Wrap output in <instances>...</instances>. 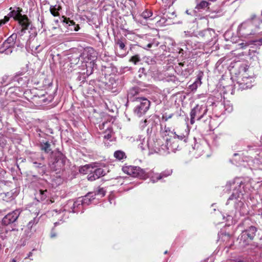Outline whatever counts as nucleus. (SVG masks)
Wrapping results in <instances>:
<instances>
[{"label":"nucleus","instance_id":"3c124183","mask_svg":"<svg viewBox=\"0 0 262 262\" xmlns=\"http://www.w3.org/2000/svg\"><path fill=\"white\" fill-rule=\"evenodd\" d=\"M147 120L141 121L140 123V126L141 128H144L147 125Z\"/></svg>","mask_w":262,"mask_h":262},{"label":"nucleus","instance_id":"b1692460","mask_svg":"<svg viewBox=\"0 0 262 262\" xmlns=\"http://www.w3.org/2000/svg\"><path fill=\"white\" fill-rule=\"evenodd\" d=\"M139 93V89L138 87H133L129 90L128 92L127 98L130 101H133V99H136V98H139L136 96Z\"/></svg>","mask_w":262,"mask_h":262},{"label":"nucleus","instance_id":"7c9ffc66","mask_svg":"<svg viewBox=\"0 0 262 262\" xmlns=\"http://www.w3.org/2000/svg\"><path fill=\"white\" fill-rule=\"evenodd\" d=\"M48 194L49 192L47 189L44 190H39L38 196H37L38 201H39V199L41 201H44L47 198Z\"/></svg>","mask_w":262,"mask_h":262},{"label":"nucleus","instance_id":"09e8293b","mask_svg":"<svg viewBox=\"0 0 262 262\" xmlns=\"http://www.w3.org/2000/svg\"><path fill=\"white\" fill-rule=\"evenodd\" d=\"M8 103L7 101L4 100L3 99H0V108H4L7 105Z\"/></svg>","mask_w":262,"mask_h":262},{"label":"nucleus","instance_id":"a211bd4d","mask_svg":"<svg viewBox=\"0 0 262 262\" xmlns=\"http://www.w3.org/2000/svg\"><path fill=\"white\" fill-rule=\"evenodd\" d=\"M214 34V31L210 28L202 30L199 33L200 36L205 38L208 41L212 39Z\"/></svg>","mask_w":262,"mask_h":262},{"label":"nucleus","instance_id":"20e7f679","mask_svg":"<svg viewBox=\"0 0 262 262\" xmlns=\"http://www.w3.org/2000/svg\"><path fill=\"white\" fill-rule=\"evenodd\" d=\"M135 102L134 112L138 117H141L147 111L149 108L150 101L144 97L136 98L133 99Z\"/></svg>","mask_w":262,"mask_h":262},{"label":"nucleus","instance_id":"f8f14e48","mask_svg":"<svg viewBox=\"0 0 262 262\" xmlns=\"http://www.w3.org/2000/svg\"><path fill=\"white\" fill-rule=\"evenodd\" d=\"M20 211L19 210H15L13 212L7 214L2 220V224L8 226L11 224H14L17 221L19 216Z\"/></svg>","mask_w":262,"mask_h":262},{"label":"nucleus","instance_id":"412c9836","mask_svg":"<svg viewBox=\"0 0 262 262\" xmlns=\"http://www.w3.org/2000/svg\"><path fill=\"white\" fill-rule=\"evenodd\" d=\"M169 142H170V139H168V138L166 139L165 144H160V151H158V152H160L161 154H169L170 152V147L169 146Z\"/></svg>","mask_w":262,"mask_h":262},{"label":"nucleus","instance_id":"72a5a7b5","mask_svg":"<svg viewBox=\"0 0 262 262\" xmlns=\"http://www.w3.org/2000/svg\"><path fill=\"white\" fill-rule=\"evenodd\" d=\"M152 15V12L150 10H145L141 14V17L147 20L150 19V17ZM152 19L151 18V20Z\"/></svg>","mask_w":262,"mask_h":262},{"label":"nucleus","instance_id":"bf43d9fd","mask_svg":"<svg viewBox=\"0 0 262 262\" xmlns=\"http://www.w3.org/2000/svg\"><path fill=\"white\" fill-rule=\"evenodd\" d=\"M36 35H37V33L35 31H34L33 33H31V34L30 35V39L32 38L35 37Z\"/></svg>","mask_w":262,"mask_h":262},{"label":"nucleus","instance_id":"13d9d810","mask_svg":"<svg viewBox=\"0 0 262 262\" xmlns=\"http://www.w3.org/2000/svg\"><path fill=\"white\" fill-rule=\"evenodd\" d=\"M88 168L86 167V166L83 167H81L80 168V169H79V171L80 172H85V170L87 169Z\"/></svg>","mask_w":262,"mask_h":262},{"label":"nucleus","instance_id":"ddd939ff","mask_svg":"<svg viewBox=\"0 0 262 262\" xmlns=\"http://www.w3.org/2000/svg\"><path fill=\"white\" fill-rule=\"evenodd\" d=\"M83 56L85 59L90 60L92 63H94V61L97 58V53L93 48L88 47L84 49Z\"/></svg>","mask_w":262,"mask_h":262},{"label":"nucleus","instance_id":"de8ad7c7","mask_svg":"<svg viewBox=\"0 0 262 262\" xmlns=\"http://www.w3.org/2000/svg\"><path fill=\"white\" fill-rule=\"evenodd\" d=\"M45 94H41L40 96H38V97L41 100H40V102L46 103L47 102H50L51 101V100H48L47 98H45Z\"/></svg>","mask_w":262,"mask_h":262},{"label":"nucleus","instance_id":"f3484780","mask_svg":"<svg viewBox=\"0 0 262 262\" xmlns=\"http://www.w3.org/2000/svg\"><path fill=\"white\" fill-rule=\"evenodd\" d=\"M172 173V170H167L160 173H156L150 178L151 181L155 183L158 180H161L164 178H166L170 176Z\"/></svg>","mask_w":262,"mask_h":262},{"label":"nucleus","instance_id":"a878e982","mask_svg":"<svg viewBox=\"0 0 262 262\" xmlns=\"http://www.w3.org/2000/svg\"><path fill=\"white\" fill-rule=\"evenodd\" d=\"M40 148L46 153H49L52 151L51 144L49 142L41 143L39 145Z\"/></svg>","mask_w":262,"mask_h":262},{"label":"nucleus","instance_id":"393cba45","mask_svg":"<svg viewBox=\"0 0 262 262\" xmlns=\"http://www.w3.org/2000/svg\"><path fill=\"white\" fill-rule=\"evenodd\" d=\"M171 134L173 135V138L174 139H178L180 140H184L185 142L187 141V137L188 135V131L185 129L184 132L183 133L177 134L176 132H171Z\"/></svg>","mask_w":262,"mask_h":262},{"label":"nucleus","instance_id":"a18cd8bd","mask_svg":"<svg viewBox=\"0 0 262 262\" xmlns=\"http://www.w3.org/2000/svg\"><path fill=\"white\" fill-rule=\"evenodd\" d=\"M173 116L172 114H170L169 115H167L166 113H165L162 116V120H164L165 121H167L169 119H170Z\"/></svg>","mask_w":262,"mask_h":262},{"label":"nucleus","instance_id":"37998d69","mask_svg":"<svg viewBox=\"0 0 262 262\" xmlns=\"http://www.w3.org/2000/svg\"><path fill=\"white\" fill-rule=\"evenodd\" d=\"M32 235V232L31 230L25 229L24 235L23 236L24 238H29Z\"/></svg>","mask_w":262,"mask_h":262},{"label":"nucleus","instance_id":"79ce46f5","mask_svg":"<svg viewBox=\"0 0 262 262\" xmlns=\"http://www.w3.org/2000/svg\"><path fill=\"white\" fill-rule=\"evenodd\" d=\"M12 47H13L12 46L10 45V44L8 43L7 42H6L5 41L4 42V43H3V45L1 46V47H0V52H3V51H4V50H5L6 49H8Z\"/></svg>","mask_w":262,"mask_h":262},{"label":"nucleus","instance_id":"58836bf2","mask_svg":"<svg viewBox=\"0 0 262 262\" xmlns=\"http://www.w3.org/2000/svg\"><path fill=\"white\" fill-rule=\"evenodd\" d=\"M86 74L88 75H90L93 72V68L95 66V63L90 62V63H89L88 65H86Z\"/></svg>","mask_w":262,"mask_h":262},{"label":"nucleus","instance_id":"4c0bfd02","mask_svg":"<svg viewBox=\"0 0 262 262\" xmlns=\"http://www.w3.org/2000/svg\"><path fill=\"white\" fill-rule=\"evenodd\" d=\"M201 84V78L198 77L196 80L190 85V88L192 90H196L199 85Z\"/></svg>","mask_w":262,"mask_h":262},{"label":"nucleus","instance_id":"e2e57ef3","mask_svg":"<svg viewBox=\"0 0 262 262\" xmlns=\"http://www.w3.org/2000/svg\"><path fill=\"white\" fill-rule=\"evenodd\" d=\"M62 18L63 19H60V21H61V23H62V24L63 25H64V23H66V17H65V16H63L62 17Z\"/></svg>","mask_w":262,"mask_h":262},{"label":"nucleus","instance_id":"aec40b11","mask_svg":"<svg viewBox=\"0 0 262 262\" xmlns=\"http://www.w3.org/2000/svg\"><path fill=\"white\" fill-rule=\"evenodd\" d=\"M25 32L24 30H20L17 34V39L16 45L18 47L23 48L26 39L23 38L24 34Z\"/></svg>","mask_w":262,"mask_h":262},{"label":"nucleus","instance_id":"bb28decb","mask_svg":"<svg viewBox=\"0 0 262 262\" xmlns=\"http://www.w3.org/2000/svg\"><path fill=\"white\" fill-rule=\"evenodd\" d=\"M16 39L17 34L13 33L5 40V41L13 47H14L15 45H16Z\"/></svg>","mask_w":262,"mask_h":262},{"label":"nucleus","instance_id":"9d476101","mask_svg":"<svg viewBox=\"0 0 262 262\" xmlns=\"http://www.w3.org/2000/svg\"><path fill=\"white\" fill-rule=\"evenodd\" d=\"M31 76L26 72H18L11 78V82H17L20 86H27L30 82Z\"/></svg>","mask_w":262,"mask_h":262},{"label":"nucleus","instance_id":"e433bc0d","mask_svg":"<svg viewBox=\"0 0 262 262\" xmlns=\"http://www.w3.org/2000/svg\"><path fill=\"white\" fill-rule=\"evenodd\" d=\"M169 146L170 147L169 150L170 152H175L178 148L179 147V146L177 142L173 141L172 143L170 141L169 144Z\"/></svg>","mask_w":262,"mask_h":262},{"label":"nucleus","instance_id":"338daca9","mask_svg":"<svg viewBox=\"0 0 262 262\" xmlns=\"http://www.w3.org/2000/svg\"><path fill=\"white\" fill-rule=\"evenodd\" d=\"M5 24H6V23L3 19L0 20V27H1L3 25H4Z\"/></svg>","mask_w":262,"mask_h":262},{"label":"nucleus","instance_id":"ea45409f","mask_svg":"<svg viewBox=\"0 0 262 262\" xmlns=\"http://www.w3.org/2000/svg\"><path fill=\"white\" fill-rule=\"evenodd\" d=\"M104 138L107 140H111L112 137V130L111 128H108L107 130L104 133Z\"/></svg>","mask_w":262,"mask_h":262},{"label":"nucleus","instance_id":"864d4df0","mask_svg":"<svg viewBox=\"0 0 262 262\" xmlns=\"http://www.w3.org/2000/svg\"><path fill=\"white\" fill-rule=\"evenodd\" d=\"M10 17H11V16H9V13H8V15L7 16H5L4 17V18L3 19L6 23L7 22H8L9 20Z\"/></svg>","mask_w":262,"mask_h":262},{"label":"nucleus","instance_id":"2f4dec72","mask_svg":"<svg viewBox=\"0 0 262 262\" xmlns=\"http://www.w3.org/2000/svg\"><path fill=\"white\" fill-rule=\"evenodd\" d=\"M93 193H94V197L102 198L105 195V191L103 188H99Z\"/></svg>","mask_w":262,"mask_h":262},{"label":"nucleus","instance_id":"5fc2aeb1","mask_svg":"<svg viewBox=\"0 0 262 262\" xmlns=\"http://www.w3.org/2000/svg\"><path fill=\"white\" fill-rule=\"evenodd\" d=\"M170 80L174 82H176V81H178V79L174 75L170 76Z\"/></svg>","mask_w":262,"mask_h":262},{"label":"nucleus","instance_id":"69168bd1","mask_svg":"<svg viewBox=\"0 0 262 262\" xmlns=\"http://www.w3.org/2000/svg\"><path fill=\"white\" fill-rule=\"evenodd\" d=\"M32 255H33L32 252H30L28 253L27 257H26L25 258V259L28 258H30L31 256H32Z\"/></svg>","mask_w":262,"mask_h":262},{"label":"nucleus","instance_id":"49530a36","mask_svg":"<svg viewBox=\"0 0 262 262\" xmlns=\"http://www.w3.org/2000/svg\"><path fill=\"white\" fill-rule=\"evenodd\" d=\"M162 130H163V133H165V136H168L169 133H171L172 132L170 131V128L168 127H166V126H165L163 128L162 127Z\"/></svg>","mask_w":262,"mask_h":262},{"label":"nucleus","instance_id":"0eeeda50","mask_svg":"<svg viewBox=\"0 0 262 262\" xmlns=\"http://www.w3.org/2000/svg\"><path fill=\"white\" fill-rule=\"evenodd\" d=\"M123 171L133 177L140 179H146L147 177V172L139 167L134 166H125L122 167Z\"/></svg>","mask_w":262,"mask_h":262},{"label":"nucleus","instance_id":"f704fd0d","mask_svg":"<svg viewBox=\"0 0 262 262\" xmlns=\"http://www.w3.org/2000/svg\"><path fill=\"white\" fill-rule=\"evenodd\" d=\"M115 44L116 46L119 47V48L121 50H124L125 48V45L124 42H123L122 39L118 38L115 39Z\"/></svg>","mask_w":262,"mask_h":262},{"label":"nucleus","instance_id":"4468645a","mask_svg":"<svg viewBox=\"0 0 262 262\" xmlns=\"http://www.w3.org/2000/svg\"><path fill=\"white\" fill-rule=\"evenodd\" d=\"M105 171L103 168H98L91 171V172L88 175L87 178L89 181H93L96 179H99L105 174Z\"/></svg>","mask_w":262,"mask_h":262},{"label":"nucleus","instance_id":"f03ea898","mask_svg":"<svg viewBox=\"0 0 262 262\" xmlns=\"http://www.w3.org/2000/svg\"><path fill=\"white\" fill-rule=\"evenodd\" d=\"M262 23V18L258 17L256 14H253L250 17L242 23L238 27L237 32L239 35L247 37L255 33L256 29Z\"/></svg>","mask_w":262,"mask_h":262},{"label":"nucleus","instance_id":"774afa93","mask_svg":"<svg viewBox=\"0 0 262 262\" xmlns=\"http://www.w3.org/2000/svg\"><path fill=\"white\" fill-rule=\"evenodd\" d=\"M30 222H32V224L33 225L35 223L36 224L37 223V221L35 218L33 220H31Z\"/></svg>","mask_w":262,"mask_h":262},{"label":"nucleus","instance_id":"7ed1b4c3","mask_svg":"<svg viewBox=\"0 0 262 262\" xmlns=\"http://www.w3.org/2000/svg\"><path fill=\"white\" fill-rule=\"evenodd\" d=\"M95 199L94 193L91 192L82 199L79 198L76 201L69 200L67 203V205L69 208L68 211L70 212H78L81 207L91 204Z\"/></svg>","mask_w":262,"mask_h":262},{"label":"nucleus","instance_id":"680f3d73","mask_svg":"<svg viewBox=\"0 0 262 262\" xmlns=\"http://www.w3.org/2000/svg\"><path fill=\"white\" fill-rule=\"evenodd\" d=\"M33 164L35 165V166L36 167H41V163H37L36 162H35L33 163Z\"/></svg>","mask_w":262,"mask_h":262},{"label":"nucleus","instance_id":"c03bdc74","mask_svg":"<svg viewBox=\"0 0 262 262\" xmlns=\"http://www.w3.org/2000/svg\"><path fill=\"white\" fill-rule=\"evenodd\" d=\"M14 47H12L11 48H10L9 49H6L5 50H4V51L3 52H0V53H5V54L6 55H9L10 54H11L13 52V49L14 48Z\"/></svg>","mask_w":262,"mask_h":262},{"label":"nucleus","instance_id":"cd10ccee","mask_svg":"<svg viewBox=\"0 0 262 262\" xmlns=\"http://www.w3.org/2000/svg\"><path fill=\"white\" fill-rule=\"evenodd\" d=\"M248 80V78H246V79L244 78L242 79V81L238 82L240 88L242 89H246L250 88L252 86L251 83L248 81H246Z\"/></svg>","mask_w":262,"mask_h":262},{"label":"nucleus","instance_id":"a19ab883","mask_svg":"<svg viewBox=\"0 0 262 262\" xmlns=\"http://www.w3.org/2000/svg\"><path fill=\"white\" fill-rule=\"evenodd\" d=\"M140 61V57L139 55H135L133 56L129 59V61L133 62L135 64H136L138 62Z\"/></svg>","mask_w":262,"mask_h":262},{"label":"nucleus","instance_id":"6e6552de","mask_svg":"<svg viewBox=\"0 0 262 262\" xmlns=\"http://www.w3.org/2000/svg\"><path fill=\"white\" fill-rule=\"evenodd\" d=\"M208 111L207 107L205 104H197L190 112V123L193 124L195 119L198 120L201 119Z\"/></svg>","mask_w":262,"mask_h":262},{"label":"nucleus","instance_id":"dca6fc26","mask_svg":"<svg viewBox=\"0 0 262 262\" xmlns=\"http://www.w3.org/2000/svg\"><path fill=\"white\" fill-rule=\"evenodd\" d=\"M17 21L21 26V30H24V32H26V30L28 29L31 24L28 16L26 15H22Z\"/></svg>","mask_w":262,"mask_h":262},{"label":"nucleus","instance_id":"4d7b16f0","mask_svg":"<svg viewBox=\"0 0 262 262\" xmlns=\"http://www.w3.org/2000/svg\"><path fill=\"white\" fill-rule=\"evenodd\" d=\"M32 226H33V224H32V222H29L27 225L26 229L31 230Z\"/></svg>","mask_w":262,"mask_h":262},{"label":"nucleus","instance_id":"1a4fd4ad","mask_svg":"<svg viewBox=\"0 0 262 262\" xmlns=\"http://www.w3.org/2000/svg\"><path fill=\"white\" fill-rule=\"evenodd\" d=\"M81 55L82 54L77 48H72L68 51H67V56H68L67 63L68 62H70L68 66L73 68L75 66L77 65L79 61L80 57Z\"/></svg>","mask_w":262,"mask_h":262},{"label":"nucleus","instance_id":"2eb2a0df","mask_svg":"<svg viewBox=\"0 0 262 262\" xmlns=\"http://www.w3.org/2000/svg\"><path fill=\"white\" fill-rule=\"evenodd\" d=\"M160 143V141L157 140L155 141L153 139H150L147 141L146 145L147 146L149 149L155 152H158V151H160L159 147Z\"/></svg>","mask_w":262,"mask_h":262},{"label":"nucleus","instance_id":"603ef678","mask_svg":"<svg viewBox=\"0 0 262 262\" xmlns=\"http://www.w3.org/2000/svg\"><path fill=\"white\" fill-rule=\"evenodd\" d=\"M8 76H7V75H5L2 78V81H1V83L2 84H4L6 82L7 80H8Z\"/></svg>","mask_w":262,"mask_h":262},{"label":"nucleus","instance_id":"6ab92c4d","mask_svg":"<svg viewBox=\"0 0 262 262\" xmlns=\"http://www.w3.org/2000/svg\"><path fill=\"white\" fill-rule=\"evenodd\" d=\"M10 10L11 11L9 13V16H11V17H13L16 21L19 19V17L22 15L21 12L23 10L19 7H16L15 9L13 10H12V8L11 7Z\"/></svg>","mask_w":262,"mask_h":262},{"label":"nucleus","instance_id":"c756f323","mask_svg":"<svg viewBox=\"0 0 262 262\" xmlns=\"http://www.w3.org/2000/svg\"><path fill=\"white\" fill-rule=\"evenodd\" d=\"M61 9V7L59 5H55V6H51L50 7V12L51 14L53 16H58L59 15V11H60Z\"/></svg>","mask_w":262,"mask_h":262},{"label":"nucleus","instance_id":"473e14b6","mask_svg":"<svg viewBox=\"0 0 262 262\" xmlns=\"http://www.w3.org/2000/svg\"><path fill=\"white\" fill-rule=\"evenodd\" d=\"M114 156L115 158L119 160H121L126 158L125 154L122 150H117L114 152Z\"/></svg>","mask_w":262,"mask_h":262},{"label":"nucleus","instance_id":"c9c22d12","mask_svg":"<svg viewBox=\"0 0 262 262\" xmlns=\"http://www.w3.org/2000/svg\"><path fill=\"white\" fill-rule=\"evenodd\" d=\"M208 2L205 1H202L200 3H198L195 7L198 10L204 9L209 6Z\"/></svg>","mask_w":262,"mask_h":262},{"label":"nucleus","instance_id":"052dcab7","mask_svg":"<svg viewBox=\"0 0 262 262\" xmlns=\"http://www.w3.org/2000/svg\"><path fill=\"white\" fill-rule=\"evenodd\" d=\"M56 236V233H55L54 231H53V229H52V232H51V238H53V237H55V236Z\"/></svg>","mask_w":262,"mask_h":262},{"label":"nucleus","instance_id":"0e129e2a","mask_svg":"<svg viewBox=\"0 0 262 262\" xmlns=\"http://www.w3.org/2000/svg\"><path fill=\"white\" fill-rule=\"evenodd\" d=\"M152 45L153 44L152 43H149L147 44L146 46V47L145 48V49L150 48L152 47Z\"/></svg>","mask_w":262,"mask_h":262},{"label":"nucleus","instance_id":"4be33fe9","mask_svg":"<svg viewBox=\"0 0 262 262\" xmlns=\"http://www.w3.org/2000/svg\"><path fill=\"white\" fill-rule=\"evenodd\" d=\"M79 29L78 25H76L73 20H71L67 18V32L77 31Z\"/></svg>","mask_w":262,"mask_h":262},{"label":"nucleus","instance_id":"39448f33","mask_svg":"<svg viewBox=\"0 0 262 262\" xmlns=\"http://www.w3.org/2000/svg\"><path fill=\"white\" fill-rule=\"evenodd\" d=\"M257 230L255 227L251 226L243 231L238 238L240 246L244 247L248 245L250 242L254 239Z\"/></svg>","mask_w":262,"mask_h":262},{"label":"nucleus","instance_id":"9b49d317","mask_svg":"<svg viewBox=\"0 0 262 262\" xmlns=\"http://www.w3.org/2000/svg\"><path fill=\"white\" fill-rule=\"evenodd\" d=\"M176 72L183 78H187L193 72L192 67L191 66L187 65L186 67H184V63H179L178 66L175 67Z\"/></svg>","mask_w":262,"mask_h":262},{"label":"nucleus","instance_id":"6e6d98bb","mask_svg":"<svg viewBox=\"0 0 262 262\" xmlns=\"http://www.w3.org/2000/svg\"><path fill=\"white\" fill-rule=\"evenodd\" d=\"M32 226H33V224H32V222H29L27 225L26 229L31 230Z\"/></svg>","mask_w":262,"mask_h":262},{"label":"nucleus","instance_id":"c85d7f7f","mask_svg":"<svg viewBox=\"0 0 262 262\" xmlns=\"http://www.w3.org/2000/svg\"><path fill=\"white\" fill-rule=\"evenodd\" d=\"M136 141L137 142L138 146L140 147L141 149H144L145 146H144V143L145 142V137L143 136L139 135L136 138Z\"/></svg>","mask_w":262,"mask_h":262},{"label":"nucleus","instance_id":"423d86ee","mask_svg":"<svg viewBox=\"0 0 262 262\" xmlns=\"http://www.w3.org/2000/svg\"><path fill=\"white\" fill-rule=\"evenodd\" d=\"M50 162L52 163L50 165L51 168L54 171L59 172L65 169V157L60 151L58 150L53 154Z\"/></svg>","mask_w":262,"mask_h":262},{"label":"nucleus","instance_id":"8fccbe9b","mask_svg":"<svg viewBox=\"0 0 262 262\" xmlns=\"http://www.w3.org/2000/svg\"><path fill=\"white\" fill-rule=\"evenodd\" d=\"M59 64H60V68L61 69V71H62V72H64V64H65V62H64V60H60L59 61Z\"/></svg>","mask_w":262,"mask_h":262},{"label":"nucleus","instance_id":"f257e3e1","mask_svg":"<svg viewBox=\"0 0 262 262\" xmlns=\"http://www.w3.org/2000/svg\"><path fill=\"white\" fill-rule=\"evenodd\" d=\"M243 185V182L239 178H236L227 183L226 186L227 189L230 190L232 189L233 192L228 199L226 204H228L230 201H233L235 209L238 210L241 215H244L247 213L248 211L242 201L243 194L241 189Z\"/></svg>","mask_w":262,"mask_h":262},{"label":"nucleus","instance_id":"5701e85b","mask_svg":"<svg viewBox=\"0 0 262 262\" xmlns=\"http://www.w3.org/2000/svg\"><path fill=\"white\" fill-rule=\"evenodd\" d=\"M20 92V88L19 86H14L10 87L8 89L6 94L9 97L13 98V96H18Z\"/></svg>","mask_w":262,"mask_h":262}]
</instances>
